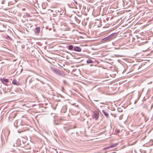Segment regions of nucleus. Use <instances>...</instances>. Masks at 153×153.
<instances>
[{"label": "nucleus", "instance_id": "bb28decb", "mask_svg": "<svg viewBox=\"0 0 153 153\" xmlns=\"http://www.w3.org/2000/svg\"><path fill=\"white\" fill-rule=\"evenodd\" d=\"M72 14H70L69 15H68V16H72Z\"/></svg>", "mask_w": 153, "mask_h": 153}, {"label": "nucleus", "instance_id": "f704fd0d", "mask_svg": "<svg viewBox=\"0 0 153 153\" xmlns=\"http://www.w3.org/2000/svg\"><path fill=\"white\" fill-rule=\"evenodd\" d=\"M88 11H89V10H87V11H88Z\"/></svg>", "mask_w": 153, "mask_h": 153}, {"label": "nucleus", "instance_id": "7c9ffc66", "mask_svg": "<svg viewBox=\"0 0 153 153\" xmlns=\"http://www.w3.org/2000/svg\"><path fill=\"white\" fill-rule=\"evenodd\" d=\"M128 11H126V12H128L129 11H130L131 10H128Z\"/></svg>", "mask_w": 153, "mask_h": 153}, {"label": "nucleus", "instance_id": "473e14b6", "mask_svg": "<svg viewBox=\"0 0 153 153\" xmlns=\"http://www.w3.org/2000/svg\"><path fill=\"white\" fill-rule=\"evenodd\" d=\"M65 82H66V81H64V83H65Z\"/></svg>", "mask_w": 153, "mask_h": 153}, {"label": "nucleus", "instance_id": "a878e982", "mask_svg": "<svg viewBox=\"0 0 153 153\" xmlns=\"http://www.w3.org/2000/svg\"><path fill=\"white\" fill-rule=\"evenodd\" d=\"M27 16L28 17H30V16H30V14H27Z\"/></svg>", "mask_w": 153, "mask_h": 153}, {"label": "nucleus", "instance_id": "a211bd4d", "mask_svg": "<svg viewBox=\"0 0 153 153\" xmlns=\"http://www.w3.org/2000/svg\"><path fill=\"white\" fill-rule=\"evenodd\" d=\"M108 24H106V25L104 26V27H103V28H106V27H108Z\"/></svg>", "mask_w": 153, "mask_h": 153}, {"label": "nucleus", "instance_id": "72a5a7b5", "mask_svg": "<svg viewBox=\"0 0 153 153\" xmlns=\"http://www.w3.org/2000/svg\"><path fill=\"white\" fill-rule=\"evenodd\" d=\"M51 11H52V12H53V10H51Z\"/></svg>", "mask_w": 153, "mask_h": 153}, {"label": "nucleus", "instance_id": "6ab92c4d", "mask_svg": "<svg viewBox=\"0 0 153 153\" xmlns=\"http://www.w3.org/2000/svg\"><path fill=\"white\" fill-rule=\"evenodd\" d=\"M33 11H34V13H39V12H37V10H33Z\"/></svg>", "mask_w": 153, "mask_h": 153}, {"label": "nucleus", "instance_id": "c85d7f7f", "mask_svg": "<svg viewBox=\"0 0 153 153\" xmlns=\"http://www.w3.org/2000/svg\"><path fill=\"white\" fill-rule=\"evenodd\" d=\"M55 124H56V125H58L59 124V123H55Z\"/></svg>", "mask_w": 153, "mask_h": 153}, {"label": "nucleus", "instance_id": "6e6552de", "mask_svg": "<svg viewBox=\"0 0 153 153\" xmlns=\"http://www.w3.org/2000/svg\"><path fill=\"white\" fill-rule=\"evenodd\" d=\"M62 11H64V10H56L55 11L56 12L57 15L60 16V15L62 14V13H61V12Z\"/></svg>", "mask_w": 153, "mask_h": 153}, {"label": "nucleus", "instance_id": "39448f33", "mask_svg": "<svg viewBox=\"0 0 153 153\" xmlns=\"http://www.w3.org/2000/svg\"><path fill=\"white\" fill-rule=\"evenodd\" d=\"M40 31V27H37L35 28L34 30V32L36 34L38 35Z\"/></svg>", "mask_w": 153, "mask_h": 153}, {"label": "nucleus", "instance_id": "cd10ccee", "mask_svg": "<svg viewBox=\"0 0 153 153\" xmlns=\"http://www.w3.org/2000/svg\"><path fill=\"white\" fill-rule=\"evenodd\" d=\"M153 107V105H152L151 106V109H152V107Z\"/></svg>", "mask_w": 153, "mask_h": 153}, {"label": "nucleus", "instance_id": "f03ea898", "mask_svg": "<svg viewBox=\"0 0 153 153\" xmlns=\"http://www.w3.org/2000/svg\"><path fill=\"white\" fill-rule=\"evenodd\" d=\"M52 70L55 74L60 76H63L62 74H61V71L58 69L56 68L53 67L51 68Z\"/></svg>", "mask_w": 153, "mask_h": 153}, {"label": "nucleus", "instance_id": "c756f323", "mask_svg": "<svg viewBox=\"0 0 153 153\" xmlns=\"http://www.w3.org/2000/svg\"><path fill=\"white\" fill-rule=\"evenodd\" d=\"M108 19H109V18H106V20H107V21H108Z\"/></svg>", "mask_w": 153, "mask_h": 153}, {"label": "nucleus", "instance_id": "aec40b11", "mask_svg": "<svg viewBox=\"0 0 153 153\" xmlns=\"http://www.w3.org/2000/svg\"><path fill=\"white\" fill-rule=\"evenodd\" d=\"M118 10H116V13H117V14H121V13L120 12H117V11H118Z\"/></svg>", "mask_w": 153, "mask_h": 153}, {"label": "nucleus", "instance_id": "ddd939ff", "mask_svg": "<svg viewBox=\"0 0 153 153\" xmlns=\"http://www.w3.org/2000/svg\"><path fill=\"white\" fill-rule=\"evenodd\" d=\"M87 62L88 63H93V62L91 59H89L87 60Z\"/></svg>", "mask_w": 153, "mask_h": 153}, {"label": "nucleus", "instance_id": "2f4dec72", "mask_svg": "<svg viewBox=\"0 0 153 153\" xmlns=\"http://www.w3.org/2000/svg\"><path fill=\"white\" fill-rule=\"evenodd\" d=\"M76 127L75 126H74V127L73 128H75Z\"/></svg>", "mask_w": 153, "mask_h": 153}, {"label": "nucleus", "instance_id": "9b49d317", "mask_svg": "<svg viewBox=\"0 0 153 153\" xmlns=\"http://www.w3.org/2000/svg\"><path fill=\"white\" fill-rule=\"evenodd\" d=\"M111 8L113 9H116L117 7V3H114L111 6Z\"/></svg>", "mask_w": 153, "mask_h": 153}, {"label": "nucleus", "instance_id": "4be33fe9", "mask_svg": "<svg viewBox=\"0 0 153 153\" xmlns=\"http://www.w3.org/2000/svg\"><path fill=\"white\" fill-rule=\"evenodd\" d=\"M111 115H112V116L114 117H116V115L114 114H111Z\"/></svg>", "mask_w": 153, "mask_h": 153}, {"label": "nucleus", "instance_id": "4468645a", "mask_svg": "<svg viewBox=\"0 0 153 153\" xmlns=\"http://www.w3.org/2000/svg\"><path fill=\"white\" fill-rule=\"evenodd\" d=\"M66 10H64V11H62L61 12V13H62V14L60 15V16H63L65 15V14L66 13Z\"/></svg>", "mask_w": 153, "mask_h": 153}, {"label": "nucleus", "instance_id": "20e7f679", "mask_svg": "<svg viewBox=\"0 0 153 153\" xmlns=\"http://www.w3.org/2000/svg\"><path fill=\"white\" fill-rule=\"evenodd\" d=\"M100 10H93L92 13V15L94 16L100 15Z\"/></svg>", "mask_w": 153, "mask_h": 153}, {"label": "nucleus", "instance_id": "5701e85b", "mask_svg": "<svg viewBox=\"0 0 153 153\" xmlns=\"http://www.w3.org/2000/svg\"><path fill=\"white\" fill-rule=\"evenodd\" d=\"M5 0H3L2 1H1V3L2 4H4V3H5Z\"/></svg>", "mask_w": 153, "mask_h": 153}, {"label": "nucleus", "instance_id": "412c9836", "mask_svg": "<svg viewBox=\"0 0 153 153\" xmlns=\"http://www.w3.org/2000/svg\"><path fill=\"white\" fill-rule=\"evenodd\" d=\"M119 119H120V120H121L122 119V116H120L119 117Z\"/></svg>", "mask_w": 153, "mask_h": 153}, {"label": "nucleus", "instance_id": "9d476101", "mask_svg": "<svg viewBox=\"0 0 153 153\" xmlns=\"http://www.w3.org/2000/svg\"><path fill=\"white\" fill-rule=\"evenodd\" d=\"M102 112L105 117H108V113L105 112L104 110H102Z\"/></svg>", "mask_w": 153, "mask_h": 153}, {"label": "nucleus", "instance_id": "b1692460", "mask_svg": "<svg viewBox=\"0 0 153 153\" xmlns=\"http://www.w3.org/2000/svg\"><path fill=\"white\" fill-rule=\"evenodd\" d=\"M88 1L89 2H92L93 0H88Z\"/></svg>", "mask_w": 153, "mask_h": 153}, {"label": "nucleus", "instance_id": "0eeeda50", "mask_svg": "<svg viewBox=\"0 0 153 153\" xmlns=\"http://www.w3.org/2000/svg\"><path fill=\"white\" fill-rule=\"evenodd\" d=\"M12 84L14 85H20L19 82L17 81L16 80L13 79L12 81Z\"/></svg>", "mask_w": 153, "mask_h": 153}, {"label": "nucleus", "instance_id": "423d86ee", "mask_svg": "<svg viewBox=\"0 0 153 153\" xmlns=\"http://www.w3.org/2000/svg\"><path fill=\"white\" fill-rule=\"evenodd\" d=\"M74 50L75 51L80 52L81 51V49L79 47L76 46L74 48Z\"/></svg>", "mask_w": 153, "mask_h": 153}, {"label": "nucleus", "instance_id": "c9c22d12", "mask_svg": "<svg viewBox=\"0 0 153 153\" xmlns=\"http://www.w3.org/2000/svg\"><path fill=\"white\" fill-rule=\"evenodd\" d=\"M39 12H41L40 11V10H39Z\"/></svg>", "mask_w": 153, "mask_h": 153}, {"label": "nucleus", "instance_id": "1a4fd4ad", "mask_svg": "<svg viewBox=\"0 0 153 153\" xmlns=\"http://www.w3.org/2000/svg\"><path fill=\"white\" fill-rule=\"evenodd\" d=\"M117 145H118L117 144H113V145H112L110 146L104 148V149H108L110 148L115 147H116L117 146Z\"/></svg>", "mask_w": 153, "mask_h": 153}, {"label": "nucleus", "instance_id": "2eb2a0df", "mask_svg": "<svg viewBox=\"0 0 153 153\" xmlns=\"http://www.w3.org/2000/svg\"><path fill=\"white\" fill-rule=\"evenodd\" d=\"M80 11V12L82 14H83L84 15H87V13H83L84 12V10H79Z\"/></svg>", "mask_w": 153, "mask_h": 153}, {"label": "nucleus", "instance_id": "7ed1b4c3", "mask_svg": "<svg viewBox=\"0 0 153 153\" xmlns=\"http://www.w3.org/2000/svg\"><path fill=\"white\" fill-rule=\"evenodd\" d=\"M93 118L95 119V120H97L99 117V112L97 111H94L92 115Z\"/></svg>", "mask_w": 153, "mask_h": 153}, {"label": "nucleus", "instance_id": "dca6fc26", "mask_svg": "<svg viewBox=\"0 0 153 153\" xmlns=\"http://www.w3.org/2000/svg\"><path fill=\"white\" fill-rule=\"evenodd\" d=\"M3 81H4V82H8L9 81L7 79H3Z\"/></svg>", "mask_w": 153, "mask_h": 153}, {"label": "nucleus", "instance_id": "f257e3e1", "mask_svg": "<svg viewBox=\"0 0 153 153\" xmlns=\"http://www.w3.org/2000/svg\"><path fill=\"white\" fill-rule=\"evenodd\" d=\"M117 36L116 34L115 33H113L103 39L102 40L105 42H109L115 39Z\"/></svg>", "mask_w": 153, "mask_h": 153}, {"label": "nucleus", "instance_id": "f3484780", "mask_svg": "<svg viewBox=\"0 0 153 153\" xmlns=\"http://www.w3.org/2000/svg\"><path fill=\"white\" fill-rule=\"evenodd\" d=\"M141 114L142 115L143 117H144L145 118V115L144 113H143V112H142Z\"/></svg>", "mask_w": 153, "mask_h": 153}, {"label": "nucleus", "instance_id": "393cba45", "mask_svg": "<svg viewBox=\"0 0 153 153\" xmlns=\"http://www.w3.org/2000/svg\"><path fill=\"white\" fill-rule=\"evenodd\" d=\"M72 13H76V11H72Z\"/></svg>", "mask_w": 153, "mask_h": 153}, {"label": "nucleus", "instance_id": "f8f14e48", "mask_svg": "<svg viewBox=\"0 0 153 153\" xmlns=\"http://www.w3.org/2000/svg\"><path fill=\"white\" fill-rule=\"evenodd\" d=\"M68 48L69 50L72 51L73 50H74V48L73 47V45H70L68 47Z\"/></svg>", "mask_w": 153, "mask_h": 153}]
</instances>
